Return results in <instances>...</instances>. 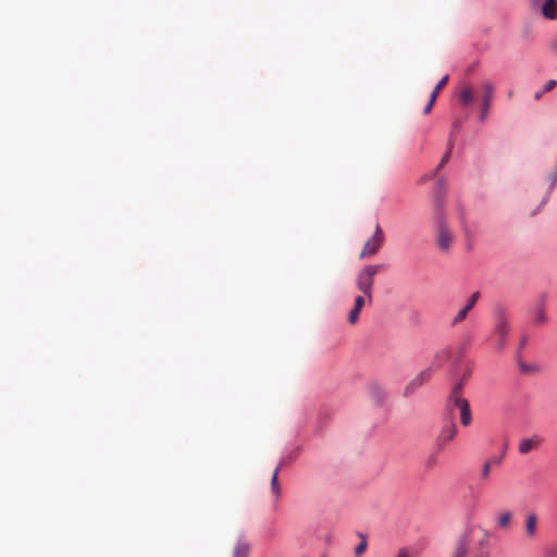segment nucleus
Instances as JSON below:
<instances>
[{
  "instance_id": "f257e3e1",
  "label": "nucleus",
  "mask_w": 557,
  "mask_h": 557,
  "mask_svg": "<svg viewBox=\"0 0 557 557\" xmlns=\"http://www.w3.org/2000/svg\"><path fill=\"white\" fill-rule=\"evenodd\" d=\"M486 535L478 525L467 527L456 539L450 557H487Z\"/></svg>"
},
{
  "instance_id": "f03ea898",
  "label": "nucleus",
  "mask_w": 557,
  "mask_h": 557,
  "mask_svg": "<svg viewBox=\"0 0 557 557\" xmlns=\"http://www.w3.org/2000/svg\"><path fill=\"white\" fill-rule=\"evenodd\" d=\"M382 269L381 265H367L359 271L356 277L357 288L368 298V302H372V290L374 285V276Z\"/></svg>"
},
{
  "instance_id": "7ed1b4c3",
  "label": "nucleus",
  "mask_w": 557,
  "mask_h": 557,
  "mask_svg": "<svg viewBox=\"0 0 557 557\" xmlns=\"http://www.w3.org/2000/svg\"><path fill=\"white\" fill-rule=\"evenodd\" d=\"M461 384H458L454 387L451 395H450V401L454 404L456 408L459 409L460 412V423L463 426H469L472 422V414L470 410L469 401L461 397Z\"/></svg>"
},
{
  "instance_id": "20e7f679",
  "label": "nucleus",
  "mask_w": 557,
  "mask_h": 557,
  "mask_svg": "<svg viewBox=\"0 0 557 557\" xmlns=\"http://www.w3.org/2000/svg\"><path fill=\"white\" fill-rule=\"evenodd\" d=\"M384 242V234L379 224L375 225L374 234L373 236L367 240V243L363 245L362 251L360 253V258H364L367 256H373L375 255L382 244Z\"/></svg>"
},
{
  "instance_id": "39448f33",
  "label": "nucleus",
  "mask_w": 557,
  "mask_h": 557,
  "mask_svg": "<svg viewBox=\"0 0 557 557\" xmlns=\"http://www.w3.org/2000/svg\"><path fill=\"white\" fill-rule=\"evenodd\" d=\"M454 240V236L444 221H440L437 224V246L441 250L447 251Z\"/></svg>"
},
{
  "instance_id": "423d86ee",
  "label": "nucleus",
  "mask_w": 557,
  "mask_h": 557,
  "mask_svg": "<svg viewBox=\"0 0 557 557\" xmlns=\"http://www.w3.org/2000/svg\"><path fill=\"white\" fill-rule=\"evenodd\" d=\"M482 96H481V102H482V109L480 113V120L484 121L487 116L491 101L493 99L494 95V86L491 82L486 81L482 84Z\"/></svg>"
},
{
  "instance_id": "0eeeda50",
  "label": "nucleus",
  "mask_w": 557,
  "mask_h": 557,
  "mask_svg": "<svg viewBox=\"0 0 557 557\" xmlns=\"http://www.w3.org/2000/svg\"><path fill=\"white\" fill-rule=\"evenodd\" d=\"M509 333V324L504 314L498 315V320L494 330V337L496 338V346L503 349L506 345V337Z\"/></svg>"
},
{
  "instance_id": "6e6552de",
  "label": "nucleus",
  "mask_w": 557,
  "mask_h": 557,
  "mask_svg": "<svg viewBox=\"0 0 557 557\" xmlns=\"http://www.w3.org/2000/svg\"><path fill=\"white\" fill-rule=\"evenodd\" d=\"M457 432V425L453 421H448L444 424L436 440L438 447H445L456 437Z\"/></svg>"
},
{
  "instance_id": "1a4fd4ad",
  "label": "nucleus",
  "mask_w": 557,
  "mask_h": 557,
  "mask_svg": "<svg viewBox=\"0 0 557 557\" xmlns=\"http://www.w3.org/2000/svg\"><path fill=\"white\" fill-rule=\"evenodd\" d=\"M299 451V448H296L295 450L290 451L286 459H282L278 466L275 468L272 478H271V491L275 495L276 498L281 495V486L278 484V472L280 468L283 467L286 461H292L294 458L297 457Z\"/></svg>"
},
{
  "instance_id": "9d476101",
  "label": "nucleus",
  "mask_w": 557,
  "mask_h": 557,
  "mask_svg": "<svg viewBox=\"0 0 557 557\" xmlns=\"http://www.w3.org/2000/svg\"><path fill=\"white\" fill-rule=\"evenodd\" d=\"M544 442L543 436L533 434L530 437L522 438L519 443L518 450L521 455H527L532 450L537 449Z\"/></svg>"
},
{
  "instance_id": "9b49d317",
  "label": "nucleus",
  "mask_w": 557,
  "mask_h": 557,
  "mask_svg": "<svg viewBox=\"0 0 557 557\" xmlns=\"http://www.w3.org/2000/svg\"><path fill=\"white\" fill-rule=\"evenodd\" d=\"M431 370L425 369L420 372L414 379H412L407 386L405 387V396L412 395L419 387H421L425 382H428L431 377Z\"/></svg>"
},
{
  "instance_id": "f8f14e48",
  "label": "nucleus",
  "mask_w": 557,
  "mask_h": 557,
  "mask_svg": "<svg viewBox=\"0 0 557 557\" xmlns=\"http://www.w3.org/2000/svg\"><path fill=\"white\" fill-rule=\"evenodd\" d=\"M368 301V298L364 295H359L355 298L354 307L349 310L347 320L349 324L354 325L359 320V313Z\"/></svg>"
},
{
  "instance_id": "ddd939ff",
  "label": "nucleus",
  "mask_w": 557,
  "mask_h": 557,
  "mask_svg": "<svg viewBox=\"0 0 557 557\" xmlns=\"http://www.w3.org/2000/svg\"><path fill=\"white\" fill-rule=\"evenodd\" d=\"M541 12L547 20H557V0H545Z\"/></svg>"
},
{
  "instance_id": "4468645a",
  "label": "nucleus",
  "mask_w": 557,
  "mask_h": 557,
  "mask_svg": "<svg viewBox=\"0 0 557 557\" xmlns=\"http://www.w3.org/2000/svg\"><path fill=\"white\" fill-rule=\"evenodd\" d=\"M537 517L535 513L530 512L525 516V533L527 536L533 539L536 535Z\"/></svg>"
},
{
  "instance_id": "2eb2a0df",
  "label": "nucleus",
  "mask_w": 557,
  "mask_h": 557,
  "mask_svg": "<svg viewBox=\"0 0 557 557\" xmlns=\"http://www.w3.org/2000/svg\"><path fill=\"white\" fill-rule=\"evenodd\" d=\"M250 545L247 541L239 539L233 549V557H248Z\"/></svg>"
},
{
  "instance_id": "dca6fc26",
  "label": "nucleus",
  "mask_w": 557,
  "mask_h": 557,
  "mask_svg": "<svg viewBox=\"0 0 557 557\" xmlns=\"http://www.w3.org/2000/svg\"><path fill=\"white\" fill-rule=\"evenodd\" d=\"M459 99L463 106H470L474 100L473 89L470 86H465L460 90Z\"/></svg>"
},
{
  "instance_id": "f3484780",
  "label": "nucleus",
  "mask_w": 557,
  "mask_h": 557,
  "mask_svg": "<svg viewBox=\"0 0 557 557\" xmlns=\"http://www.w3.org/2000/svg\"><path fill=\"white\" fill-rule=\"evenodd\" d=\"M518 367L520 372L523 374H536L541 371V367L536 363H527L524 361H519Z\"/></svg>"
},
{
  "instance_id": "a211bd4d",
  "label": "nucleus",
  "mask_w": 557,
  "mask_h": 557,
  "mask_svg": "<svg viewBox=\"0 0 557 557\" xmlns=\"http://www.w3.org/2000/svg\"><path fill=\"white\" fill-rule=\"evenodd\" d=\"M512 519V513L510 511H503L499 513L497 518V524L502 529H506L509 527Z\"/></svg>"
},
{
  "instance_id": "6ab92c4d",
  "label": "nucleus",
  "mask_w": 557,
  "mask_h": 557,
  "mask_svg": "<svg viewBox=\"0 0 557 557\" xmlns=\"http://www.w3.org/2000/svg\"><path fill=\"white\" fill-rule=\"evenodd\" d=\"M557 86V82L555 79H549L545 83L544 87L542 88V90H539L534 94V99L535 100H540L541 97L545 94V92H548L550 90H553L555 87Z\"/></svg>"
},
{
  "instance_id": "aec40b11",
  "label": "nucleus",
  "mask_w": 557,
  "mask_h": 557,
  "mask_svg": "<svg viewBox=\"0 0 557 557\" xmlns=\"http://www.w3.org/2000/svg\"><path fill=\"white\" fill-rule=\"evenodd\" d=\"M547 321V317L545 314V311L543 308H539L535 312V315H534V323L536 325H542V324H545Z\"/></svg>"
},
{
  "instance_id": "412c9836",
  "label": "nucleus",
  "mask_w": 557,
  "mask_h": 557,
  "mask_svg": "<svg viewBox=\"0 0 557 557\" xmlns=\"http://www.w3.org/2000/svg\"><path fill=\"white\" fill-rule=\"evenodd\" d=\"M468 312L469 311L466 307L460 309L458 311V313L456 314V317L453 319L451 325H456V324L460 323L461 321H463L467 318Z\"/></svg>"
},
{
  "instance_id": "4be33fe9",
  "label": "nucleus",
  "mask_w": 557,
  "mask_h": 557,
  "mask_svg": "<svg viewBox=\"0 0 557 557\" xmlns=\"http://www.w3.org/2000/svg\"><path fill=\"white\" fill-rule=\"evenodd\" d=\"M448 82V75L444 76L435 86L434 90L431 92V95L435 96V99L437 98L440 91L446 86Z\"/></svg>"
},
{
  "instance_id": "5701e85b",
  "label": "nucleus",
  "mask_w": 557,
  "mask_h": 557,
  "mask_svg": "<svg viewBox=\"0 0 557 557\" xmlns=\"http://www.w3.org/2000/svg\"><path fill=\"white\" fill-rule=\"evenodd\" d=\"M360 537L362 539V541L355 548V556L356 557H360L366 552V549H367L366 537L363 535H360Z\"/></svg>"
},
{
  "instance_id": "b1692460",
  "label": "nucleus",
  "mask_w": 557,
  "mask_h": 557,
  "mask_svg": "<svg viewBox=\"0 0 557 557\" xmlns=\"http://www.w3.org/2000/svg\"><path fill=\"white\" fill-rule=\"evenodd\" d=\"M479 298H480V293H479V292L473 293V294L469 297L468 302H467V305L465 306V307L468 309V311H470V310L474 307V305L476 304V301H478V299H479Z\"/></svg>"
},
{
  "instance_id": "393cba45",
  "label": "nucleus",
  "mask_w": 557,
  "mask_h": 557,
  "mask_svg": "<svg viewBox=\"0 0 557 557\" xmlns=\"http://www.w3.org/2000/svg\"><path fill=\"white\" fill-rule=\"evenodd\" d=\"M492 461L487 460L482 466V478L487 479L491 472Z\"/></svg>"
},
{
  "instance_id": "a878e982",
  "label": "nucleus",
  "mask_w": 557,
  "mask_h": 557,
  "mask_svg": "<svg viewBox=\"0 0 557 557\" xmlns=\"http://www.w3.org/2000/svg\"><path fill=\"white\" fill-rule=\"evenodd\" d=\"M435 96L434 95H430V99H429V102L428 104L425 106L424 110H423V113L424 114H429L435 103Z\"/></svg>"
},
{
  "instance_id": "bb28decb",
  "label": "nucleus",
  "mask_w": 557,
  "mask_h": 557,
  "mask_svg": "<svg viewBox=\"0 0 557 557\" xmlns=\"http://www.w3.org/2000/svg\"><path fill=\"white\" fill-rule=\"evenodd\" d=\"M450 150L451 148H449V150L443 156L440 164L437 165V168L435 169V171H440L441 168L444 166V164L449 160V157H450Z\"/></svg>"
},
{
  "instance_id": "cd10ccee",
  "label": "nucleus",
  "mask_w": 557,
  "mask_h": 557,
  "mask_svg": "<svg viewBox=\"0 0 557 557\" xmlns=\"http://www.w3.org/2000/svg\"><path fill=\"white\" fill-rule=\"evenodd\" d=\"M549 49L557 54V34L552 38L549 42Z\"/></svg>"
},
{
  "instance_id": "c85d7f7f",
  "label": "nucleus",
  "mask_w": 557,
  "mask_h": 557,
  "mask_svg": "<svg viewBox=\"0 0 557 557\" xmlns=\"http://www.w3.org/2000/svg\"><path fill=\"white\" fill-rule=\"evenodd\" d=\"M435 463H436V457H435V456H431V457L426 460V462H425V467H426L428 469H432V468L435 466Z\"/></svg>"
},
{
  "instance_id": "c756f323",
  "label": "nucleus",
  "mask_w": 557,
  "mask_h": 557,
  "mask_svg": "<svg viewBox=\"0 0 557 557\" xmlns=\"http://www.w3.org/2000/svg\"><path fill=\"white\" fill-rule=\"evenodd\" d=\"M397 557H409L408 553L405 549L399 550Z\"/></svg>"
},
{
  "instance_id": "7c9ffc66",
  "label": "nucleus",
  "mask_w": 557,
  "mask_h": 557,
  "mask_svg": "<svg viewBox=\"0 0 557 557\" xmlns=\"http://www.w3.org/2000/svg\"><path fill=\"white\" fill-rule=\"evenodd\" d=\"M505 451H506V449H505V446H504V447H502V450H500V454H503L502 456H504V455H505ZM502 458H503V457H500L499 459H497L495 462H496V463H497V462H500Z\"/></svg>"
},
{
  "instance_id": "2f4dec72",
  "label": "nucleus",
  "mask_w": 557,
  "mask_h": 557,
  "mask_svg": "<svg viewBox=\"0 0 557 557\" xmlns=\"http://www.w3.org/2000/svg\"><path fill=\"white\" fill-rule=\"evenodd\" d=\"M505 451H506V449H505V446H504V447H502V450H500V454H503L502 456H504V455H505ZM502 458H503V457H500L499 459H497L495 462H496V463H497V462H500Z\"/></svg>"
}]
</instances>
